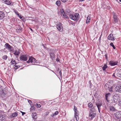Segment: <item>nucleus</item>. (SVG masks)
Wrapping results in <instances>:
<instances>
[{
	"mask_svg": "<svg viewBox=\"0 0 121 121\" xmlns=\"http://www.w3.org/2000/svg\"><path fill=\"white\" fill-rule=\"evenodd\" d=\"M113 97L111 100L110 101V102L108 103L112 105L114 104H117L120 101V97L117 94H116L113 96Z\"/></svg>",
	"mask_w": 121,
	"mask_h": 121,
	"instance_id": "f257e3e1",
	"label": "nucleus"
},
{
	"mask_svg": "<svg viewBox=\"0 0 121 121\" xmlns=\"http://www.w3.org/2000/svg\"><path fill=\"white\" fill-rule=\"evenodd\" d=\"M69 17L70 19L74 21H77L79 19L80 16L78 13H76L74 14H71Z\"/></svg>",
	"mask_w": 121,
	"mask_h": 121,
	"instance_id": "f03ea898",
	"label": "nucleus"
},
{
	"mask_svg": "<svg viewBox=\"0 0 121 121\" xmlns=\"http://www.w3.org/2000/svg\"><path fill=\"white\" fill-rule=\"evenodd\" d=\"M112 14L113 15V21L114 23H115L117 22L118 21V19L117 17V15L116 13L113 12L112 13Z\"/></svg>",
	"mask_w": 121,
	"mask_h": 121,
	"instance_id": "7ed1b4c3",
	"label": "nucleus"
},
{
	"mask_svg": "<svg viewBox=\"0 0 121 121\" xmlns=\"http://www.w3.org/2000/svg\"><path fill=\"white\" fill-rule=\"evenodd\" d=\"M28 63H32L33 65H36L35 63L36 62V60L33 57H30L28 60L27 61Z\"/></svg>",
	"mask_w": 121,
	"mask_h": 121,
	"instance_id": "20e7f679",
	"label": "nucleus"
},
{
	"mask_svg": "<svg viewBox=\"0 0 121 121\" xmlns=\"http://www.w3.org/2000/svg\"><path fill=\"white\" fill-rule=\"evenodd\" d=\"M5 89H4L3 90L0 89V95L1 97H4L5 95L6 94V91H5Z\"/></svg>",
	"mask_w": 121,
	"mask_h": 121,
	"instance_id": "39448f33",
	"label": "nucleus"
},
{
	"mask_svg": "<svg viewBox=\"0 0 121 121\" xmlns=\"http://www.w3.org/2000/svg\"><path fill=\"white\" fill-rule=\"evenodd\" d=\"M27 57L28 56L27 55H23L21 56L20 59L22 60L26 61L27 59Z\"/></svg>",
	"mask_w": 121,
	"mask_h": 121,
	"instance_id": "423d86ee",
	"label": "nucleus"
},
{
	"mask_svg": "<svg viewBox=\"0 0 121 121\" xmlns=\"http://www.w3.org/2000/svg\"><path fill=\"white\" fill-rule=\"evenodd\" d=\"M115 90L117 92H121V84H119L116 86L115 88Z\"/></svg>",
	"mask_w": 121,
	"mask_h": 121,
	"instance_id": "0eeeda50",
	"label": "nucleus"
},
{
	"mask_svg": "<svg viewBox=\"0 0 121 121\" xmlns=\"http://www.w3.org/2000/svg\"><path fill=\"white\" fill-rule=\"evenodd\" d=\"M60 15L63 17L67 19L69 18L68 16H67L65 14L63 9H61L60 10Z\"/></svg>",
	"mask_w": 121,
	"mask_h": 121,
	"instance_id": "6e6552de",
	"label": "nucleus"
},
{
	"mask_svg": "<svg viewBox=\"0 0 121 121\" xmlns=\"http://www.w3.org/2000/svg\"><path fill=\"white\" fill-rule=\"evenodd\" d=\"M89 114V117L90 119H92L95 117V113L93 112H90Z\"/></svg>",
	"mask_w": 121,
	"mask_h": 121,
	"instance_id": "1a4fd4ad",
	"label": "nucleus"
},
{
	"mask_svg": "<svg viewBox=\"0 0 121 121\" xmlns=\"http://www.w3.org/2000/svg\"><path fill=\"white\" fill-rule=\"evenodd\" d=\"M115 117L118 119L121 117V111H118L114 114Z\"/></svg>",
	"mask_w": 121,
	"mask_h": 121,
	"instance_id": "9d476101",
	"label": "nucleus"
},
{
	"mask_svg": "<svg viewBox=\"0 0 121 121\" xmlns=\"http://www.w3.org/2000/svg\"><path fill=\"white\" fill-rule=\"evenodd\" d=\"M56 27L57 29L60 31H61L63 30L61 24L60 23H59L57 24Z\"/></svg>",
	"mask_w": 121,
	"mask_h": 121,
	"instance_id": "9b49d317",
	"label": "nucleus"
},
{
	"mask_svg": "<svg viewBox=\"0 0 121 121\" xmlns=\"http://www.w3.org/2000/svg\"><path fill=\"white\" fill-rule=\"evenodd\" d=\"M4 47L6 49H7L9 50L10 51H12V50L11 49L12 47L11 46L9 43H6L4 45Z\"/></svg>",
	"mask_w": 121,
	"mask_h": 121,
	"instance_id": "f8f14e48",
	"label": "nucleus"
},
{
	"mask_svg": "<svg viewBox=\"0 0 121 121\" xmlns=\"http://www.w3.org/2000/svg\"><path fill=\"white\" fill-rule=\"evenodd\" d=\"M118 62L117 61H110L109 64L112 66H114L116 65H117Z\"/></svg>",
	"mask_w": 121,
	"mask_h": 121,
	"instance_id": "ddd939ff",
	"label": "nucleus"
},
{
	"mask_svg": "<svg viewBox=\"0 0 121 121\" xmlns=\"http://www.w3.org/2000/svg\"><path fill=\"white\" fill-rule=\"evenodd\" d=\"M108 38L109 39L111 40H114L116 39V38L113 37V35L111 34L109 35L108 36Z\"/></svg>",
	"mask_w": 121,
	"mask_h": 121,
	"instance_id": "4468645a",
	"label": "nucleus"
},
{
	"mask_svg": "<svg viewBox=\"0 0 121 121\" xmlns=\"http://www.w3.org/2000/svg\"><path fill=\"white\" fill-rule=\"evenodd\" d=\"M4 13L2 11H0V20L3 19L5 17Z\"/></svg>",
	"mask_w": 121,
	"mask_h": 121,
	"instance_id": "2eb2a0df",
	"label": "nucleus"
},
{
	"mask_svg": "<svg viewBox=\"0 0 121 121\" xmlns=\"http://www.w3.org/2000/svg\"><path fill=\"white\" fill-rule=\"evenodd\" d=\"M110 95V93H108V94H106L105 95L106 100L108 102H110V100H109V97Z\"/></svg>",
	"mask_w": 121,
	"mask_h": 121,
	"instance_id": "dca6fc26",
	"label": "nucleus"
},
{
	"mask_svg": "<svg viewBox=\"0 0 121 121\" xmlns=\"http://www.w3.org/2000/svg\"><path fill=\"white\" fill-rule=\"evenodd\" d=\"M111 83L108 82L106 83L104 86L105 88L106 89H108L111 86L110 85Z\"/></svg>",
	"mask_w": 121,
	"mask_h": 121,
	"instance_id": "f3484780",
	"label": "nucleus"
},
{
	"mask_svg": "<svg viewBox=\"0 0 121 121\" xmlns=\"http://www.w3.org/2000/svg\"><path fill=\"white\" fill-rule=\"evenodd\" d=\"M96 105L98 108L99 112L100 113V110L101 109V107L102 105V104L101 103H97Z\"/></svg>",
	"mask_w": 121,
	"mask_h": 121,
	"instance_id": "a211bd4d",
	"label": "nucleus"
},
{
	"mask_svg": "<svg viewBox=\"0 0 121 121\" xmlns=\"http://www.w3.org/2000/svg\"><path fill=\"white\" fill-rule=\"evenodd\" d=\"M74 112L75 118L76 120L77 121H78L79 119V117L78 116L79 114L78 113V111H75Z\"/></svg>",
	"mask_w": 121,
	"mask_h": 121,
	"instance_id": "6ab92c4d",
	"label": "nucleus"
},
{
	"mask_svg": "<svg viewBox=\"0 0 121 121\" xmlns=\"http://www.w3.org/2000/svg\"><path fill=\"white\" fill-rule=\"evenodd\" d=\"M91 15H89L88 16V17H87V19L86 21V23H88L90 22L91 17Z\"/></svg>",
	"mask_w": 121,
	"mask_h": 121,
	"instance_id": "aec40b11",
	"label": "nucleus"
},
{
	"mask_svg": "<svg viewBox=\"0 0 121 121\" xmlns=\"http://www.w3.org/2000/svg\"><path fill=\"white\" fill-rule=\"evenodd\" d=\"M18 115L17 113L16 112H15L12 114L10 116V117L12 118L14 117H16Z\"/></svg>",
	"mask_w": 121,
	"mask_h": 121,
	"instance_id": "412c9836",
	"label": "nucleus"
},
{
	"mask_svg": "<svg viewBox=\"0 0 121 121\" xmlns=\"http://www.w3.org/2000/svg\"><path fill=\"white\" fill-rule=\"evenodd\" d=\"M11 63V65H13L14 66L17 64L15 60H14L13 59H12Z\"/></svg>",
	"mask_w": 121,
	"mask_h": 121,
	"instance_id": "4be33fe9",
	"label": "nucleus"
},
{
	"mask_svg": "<svg viewBox=\"0 0 121 121\" xmlns=\"http://www.w3.org/2000/svg\"><path fill=\"white\" fill-rule=\"evenodd\" d=\"M32 117L35 119H36L37 118V117L36 115V113H33L32 114Z\"/></svg>",
	"mask_w": 121,
	"mask_h": 121,
	"instance_id": "5701e85b",
	"label": "nucleus"
},
{
	"mask_svg": "<svg viewBox=\"0 0 121 121\" xmlns=\"http://www.w3.org/2000/svg\"><path fill=\"white\" fill-rule=\"evenodd\" d=\"M13 2L9 0H7L5 4L9 5H13Z\"/></svg>",
	"mask_w": 121,
	"mask_h": 121,
	"instance_id": "b1692460",
	"label": "nucleus"
},
{
	"mask_svg": "<svg viewBox=\"0 0 121 121\" xmlns=\"http://www.w3.org/2000/svg\"><path fill=\"white\" fill-rule=\"evenodd\" d=\"M109 108L110 110L112 111H115L116 110V109L114 107L112 106H110L109 107Z\"/></svg>",
	"mask_w": 121,
	"mask_h": 121,
	"instance_id": "393cba45",
	"label": "nucleus"
},
{
	"mask_svg": "<svg viewBox=\"0 0 121 121\" xmlns=\"http://www.w3.org/2000/svg\"><path fill=\"white\" fill-rule=\"evenodd\" d=\"M20 53V52H19V49L16 50L15 52L13 53V54L17 56H18Z\"/></svg>",
	"mask_w": 121,
	"mask_h": 121,
	"instance_id": "a878e982",
	"label": "nucleus"
},
{
	"mask_svg": "<svg viewBox=\"0 0 121 121\" xmlns=\"http://www.w3.org/2000/svg\"><path fill=\"white\" fill-rule=\"evenodd\" d=\"M50 57L52 58V59H54L55 58V55L54 54L52 53H50Z\"/></svg>",
	"mask_w": 121,
	"mask_h": 121,
	"instance_id": "bb28decb",
	"label": "nucleus"
},
{
	"mask_svg": "<svg viewBox=\"0 0 121 121\" xmlns=\"http://www.w3.org/2000/svg\"><path fill=\"white\" fill-rule=\"evenodd\" d=\"M59 113L58 111H56L55 113H54L52 115H51V116L52 117H53L54 116L57 115Z\"/></svg>",
	"mask_w": 121,
	"mask_h": 121,
	"instance_id": "cd10ccee",
	"label": "nucleus"
},
{
	"mask_svg": "<svg viewBox=\"0 0 121 121\" xmlns=\"http://www.w3.org/2000/svg\"><path fill=\"white\" fill-rule=\"evenodd\" d=\"M108 67L107 65H104L102 67V69L103 70H105L106 68Z\"/></svg>",
	"mask_w": 121,
	"mask_h": 121,
	"instance_id": "c85d7f7f",
	"label": "nucleus"
},
{
	"mask_svg": "<svg viewBox=\"0 0 121 121\" xmlns=\"http://www.w3.org/2000/svg\"><path fill=\"white\" fill-rule=\"evenodd\" d=\"M61 2L59 0L57 1L56 2V4L58 6H59L60 5Z\"/></svg>",
	"mask_w": 121,
	"mask_h": 121,
	"instance_id": "c756f323",
	"label": "nucleus"
},
{
	"mask_svg": "<svg viewBox=\"0 0 121 121\" xmlns=\"http://www.w3.org/2000/svg\"><path fill=\"white\" fill-rule=\"evenodd\" d=\"M112 86H111L108 89H109V91L111 93H112L113 92L112 91Z\"/></svg>",
	"mask_w": 121,
	"mask_h": 121,
	"instance_id": "7c9ffc66",
	"label": "nucleus"
},
{
	"mask_svg": "<svg viewBox=\"0 0 121 121\" xmlns=\"http://www.w3.org/2000/svg\"><path fill=\"white\" fill-rule=\"evenodd\" d=\"M88 106L89 107L91 108L93 106V104L92 103L90 102L88 104Z\"/></svg>",
	"mask_w": 121,
	"mask_h": 121,
	"instance_id": "2f4dec72",
	"label": "nucleus"
},
{
	"mask_svg": "<svg viewBox=\"0 0 121 121\" xmlns=\"http://www.w3.org/2000/svg\"><path fill=\"white\" fill-rule=\"evenodd\" d=\"M110 45L111 46H112V47H113V48L114 49H115V47L114 45H113V43H110Z\"/></svg>",
	"mask_w": 121,
	"mask_h": 121,
	"instance_id": "473e14b6",
	"label": "nucleus"
},
{
	"mask_svg": "<svg viewBox=\"0 0 121 121\" xmlns=\"http://www.w3.org/2000/svg\"><path fill=\"white\" fill-rule=\"evenodd\" d=\"M16 29L17 30H21V27L20 26H16Z\"/></svg>",
	"mask_w": 121,
	"mask_h": 121,
	"instance_id": "72a5a7b5",
	"label": "nucleus"
},
{
	"mask_svg": "<svg viewBox=\"0 0 121 121\" xmlns=\"http://www.w3.org/2000/svg\"><path fill=\"white\" fill-rule=\"evenodd\" d=\"M3 59H4V60H6L7 58V55H5L3 57Z\"/></svg>",
	"mask_w": 121,
	"mask_h": 121,
	"instance_id": "f704fd0d",
	"label": "nucleus"
},
{
	"mask_svg": "<svg viewBox=\"0 0 121 121\" xmlns=\"http://www.w3.org/2000/svg\"><path fill=\"white\" fill-rule=\"evenodd\" d=\"M69 22L70 24L72 25L73 26H75V24L73 22L70 21Z\"/></svg>",
	"mask_w": 121,
	"mask_h": 121,
	"instance_id": "c9c22d12",
	"label": "nucleus"
},
{
	"mask_svg": "<svg viewBox=\"0 0 121 121\" xmlns=\"http://www.w3.org/2000/svg\"><path fill=\"white\" fill-rule=\"evenodd\" d=\"M19 18L22 20L23 21L25 19V18L23 16H20Z\"/></svg>",
	"mask_w": 121,
	"mask_h": 121,
	"instance_id": "e433bc0d",
	"label": "nucleus"
},
{
	"mask_svg": "<svg viewBox=\"0 0 121 121\" xmlns=\"http://www.w3.org/2000/svg\"><path fill=\"white\" fill-rule=\"evenodd\" d=\"M49 112H46L45 113V117H47V116L49 114Z\"/></svg>",
	"mask_w": 121,
	"mask_h": 121,
	"instance_id": "4c0bfd02",
	"label": "nucleus"
},
{
	"mask_svg": "<svg viewBox=\"0 0 121 121\" xmlns=\"http://www.w3.org/2000/svg\"><path fill=\"white\" fill-rule=\"evenodd\" d=\"M36 106L38 108H40L41 107V105L39 104H36Z\"/></svg>",
	"mask_w": 121,
	"mask_h": 121,
	"instance_id": "58836bf2",
	"label": "nucleus"
},
{
	"mask_svg": "<svg viewBox=\"0 0 121 121\" xmlns=\"http://www.w3.org/2000/svg\"><path fill=\"white\" fill-rule=\"evenodd\" d=\"M20 67L19 66H16L14 67V69H16L18 68H19Z\"/></svg>",
	"mask_w": 121,
	"mask_h": 121,
	"instance_id": "ea45409f",
	"label": "nucleus"
},
{
	"mask_svg": "<svg viewBox=\"0 0 121 121\" xmlns=\"http://www.w3.org/2000/svg\"><path fill=\"white\" fill-rule=\"evenodd\" d=\"M34 109V106H32L30 108V111H31V110Z\"/></svg>",
	"mask_w": 121,
	"mask_h": 121,
	"instance_id": "a19ab883",
	"label": "nucleus"
},
{
	"mask_svg": "<svg viewBox=\"0 0 121 121\" xmlns=\"http://www.w3.org/2000/svg\"><path fill=\"white\" fill-rule=\"evenodd\" d=\"M74 112L75 111H78V110H77V107L75 106L74 107Z\"/></svg>",
	"mask_w": 121,
	"mask_h": 121,
	"instance_id": "79ce46f5",
	"label": "nucleus"
},
{
	"mask_svg": "<svg viewBox=\"0 0 121 121\" xmlns=\"http://www.w3.org/2000/svg\"><path fill=\"white\" fill-rule=\"evenodd\" d=\"M59 73L60 75V76H61L62 75V73L61 70L59 71Z\"/></svg>",
	"mask_w": 121,
	"mask_h": 121,
	"instance_id": "37998d69",
	"label": "nucleus"
},
{
	"mask_svg": "<svg viewBox=\"0 0 121 121\" xmlns=\"http://www.w3.org/2000/svg\"><path fill=\"white\" fill-rule=\"evenodd\" d=\"M117 73H116V72H115L113 74V75H112V76H114L115 77H116V76L115 75V74L116 75V74Z\"/></svg>",
	"mask_w": 121,
	"mask_h": 121,
	"instance_id": "c03bdc74",
	"label": "nucleus"
},
{
	"mask_svg": "<svg viewBox=\"0 0 121 121\" xmlns=\"http://www.w3.org/2000/svg\"><path fill=\"white\" fill-rule=\"evenodd\" d=\"M68 0H61V1L62 2H65L67 1Z\"/></svg>",
	"mask_w": 121,
	"mask_h": 121,
	"instance_id": "a18cd8bd",
	"label": "nucleus"
},
{
	"mask_svg": "<svg viewBox=\"0 0 121 121\" xmlns=\"http://www.w3.org/2000/svg\"><path fill=\"white\" fill-rule=\"evenodd\" d=\"M91 112H94V111L95 110L94 108H93L92 109L91 108Z\"/></svg>",
	"mask_w": 121,
	"mask_h": 121,
	"instance_id": "49530a36",
	"label": "nucleus"
},
{
	"mask_svg": "<svg viewBox=\"0 0 121 121\" xmlns=\"http://www.w3.org/2000/svg\"><path fill=\"white\" fill-rule=\"evenodd\" d=\"M28 102L30 104H31V103H32V102L30 100H28Z\"/></svg>",
	"mask_w": 121,
	"mask_h": 121,
	"instance_id": "de8ad7c7",
	"label": "nucleus"
},
{
	"mask_svg": "<svg viewBox=\"0 0 121 121\" xmlns=\"http://www.w3.org/2000/svg\"><path fill=\"white\" fill-rule=\"evenodd\" d=\"M105 58L106 59V60H107L108 59V57H107V54H105Z\"/></svg>",
	"mask_w": 121,
	"mask_h": 121,
	"instance_id": "09e8293b",
	"label": "nucleus"
},
{
	"mask_svg": "<svg viewBox=\"0 0 121 121\" xmlns=\"http://www.w3.org/2000/svg\"><path fill=\"white\" fill-rule=\"evenodd\" d=\"M21 112L22 113V115L23 116L24 114H25L26 113L25 112H22L21 111Z\"/></svg>",
	"mask_w": 121,
	"mask_h": 121,
	"instance_id": "8fccbe9b",
	"label": "nucleus"
},
{
	"mask_svg": "<svg viewBox=\"0 0 121 121\" xmlns=\"http://www.w3.org/2000/svg\"><path fill=\"white\" fill-rule=\"evenodd\" d=\"M15 13L17 15L19 13L17 12V11H15Z\"/></svg>",
	"mask_w": 121,
	"mask_h": 121,
	"instance_id": "3c124183",
	"label": "nucleus"
},
{
	"mask_svg": "<svg viewBox=\"0 0 121 121\" xmlns=\"http://www.w3.org/2000/svg\"><path fill=\"white\" fill-rule=\"evenodd\" d=\"M5 49H2L1 50H0V51L1 52H3V51L4 52V51H5Z\"/></svg>",
	"mask_w": 121,
	"mask_h": 121,
	"instance_id": "603ef678",
	"label": "nucleus"
},
{
	"mask_svg": "<svg viewBox=\"0 0 121 121\" xmlns=\"http://www.w3.org/2000/svg\"><path fill=\"white\" fill-rule=\"evenodd\" d=\"M60 59H58V58H57V59H56V61H60Z\"/></svg>",
	"mask_w": 121,
	"mask_h": 121,
	"instance_id": "864d4df0",
	"label": "nucleus"
},
{
	"mask_svg": "<svg viewBox=\"0 0 121 121\" xmlns=\"http://www.w3.org/2000/svg\"><path fill=\"white\" fill-rule=\"evenodd\" d=\"M7 0H3V2L5 3Z\"/></svg>",
	"mask_w": 121,
	"mask_h": 121,
	"instance_id": "5fc2aeb1",
	"label": "nucleus"
},
{
	"mask_svg": "<svg viewBox=\"0 0 121 121\" xmlns=\"http://www.w3.org/2000/svg\"><path fill=\"white\" fill-rule=\"evenodd\" d=\"M119 105L121 107V101L119 102Z\"/></svg>",
	"mask_w": 121,
	"mask_h": 121,
	"instance_id": "6e6d98bb",
	"label": "nucleus"
},
{
	"mask_svg": "<svg viewBox=\"0 0 121 121\" xmlns=\"http://www.w3.org/2000/svg\"><path fill=\"white\" fill-rule=\"evenodd\" d=\"M17 15L19 17V16H21L19 14V13H18Z\"/></svg>",
	"mask_w": 121,
	"mask_h": 121,
	"instance_id": "4d7b16f0",
	"label": "nucleus"
},
{
	"mask_svg": "<svg viewBox=\"0 0 121 121\" xmlns=\"http://www.w3.org/2000/svg\"><path fill=\"white\" fill-rule=\"evenodd\" d=\"M30 30L32 31H33L32 29L31 28H30Z\"/></svg>",
	"mask_w": 121,
	"mask_h": 121,
	"instance_id": "13d9d810",
	"label": "nucleus"
},
{
	"mask_svg": "<svg viewBox=\"0 0 121 121\" xmlns=\"http://www.w3.org/2000/svg\"><path fill=\"white\" fill-rule=\"evenodd\" d=\"M84 0H80V1H83Z\"/></svg>",
	"mask_w": 121,
	"mask_h": 121,
	"instance_id": "bf43d9fd",
	"label": "nucleus"
},
{
	"mask_svg": "<svg viewBox=\"0 0 121 121\" xmlns=\"http://www.w3.org/2000/svg\"><path fill=\"white\" fill-rule=\"evenodd\" d=\"M121 121V119H120L119 120V121Z\"/></svg>",
	"mask_w": 121,
	"mask_h": 121,
	"instance_id": "052dcab7",
	"label": "nucleus"
},
{
	"mask_svg": "<svg viewBox=\"0 0 121 121\" xmlns=\"http://www.w3.org/2000/svg\"><path fill=\"white\" fill-rule=\"evenodd\" d=\"M119 1L120 2H121V0H119Z\"/></svg>",
	"mask_w": 121,
	"mask_h": 121,
	"instance_id": "680f3d73",
	"label": "nucleus"
}]
</instances>
